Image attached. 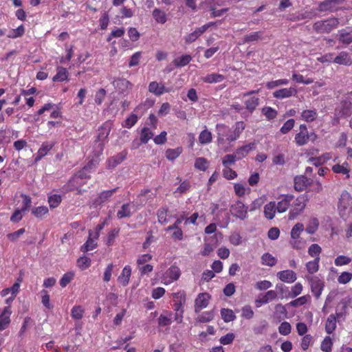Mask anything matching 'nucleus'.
I'll return each instance as SVG.
<instances>
[{"mask_svg": "<svg viewBox=\"0 0 352 352\" xmlns=\"http://www.w3.org/2000/svg\"><path fill=\"white\" fill-rule=\"evenodd\" d=\"M340 23L339 19L331 17L325 20L318 21L314 23L313 30L318 34H329L336 29Z\"/></svg>", "mask_w": 352, "mask_h": 352, "instance_id": "f257e3e1", "label": "nucleus"}, {"mask_svg": "<svg viewBox=\"0 0 352 352\" xmlns=\"http://www.w3.org/2000/svg\"><path fill=\"white\" fill-rule=\"evenodd\" d=\"M307 201L308 197L305 195H302L295 199L289 212L288 218L289 220L295 219L303 212L306 207Z\"/></svg>", "mask_w": 352, "mask_h": 352, "instance_id": "f03ea898", "label": "nucleus"}, {"mask_svg": "<svg viewBox=\"0 0 352 352\" xmlns=\"http://www.w3.org/2000/svg\"><path fill=\"white\" fill-rule=\"evenodd\" d=\"M300 131L295 135V142L298 146H303L309 141L314 142L318 136L315 133H309L305 124H300Z\"/></svg>", "mask_w": 352, "mask_h": 352, "instance_id": "7ed1b4c3", "label": "nucleus"}, {"mask_svg": "<svg viewBox=\"0 0 352 352\" xmlns=\"http://www.w3.org/2000/svg\"><path fill=\"white\" fill-rule=\"evenodd\" d=\"M217 131V142L219 144H223L225 142V137L228 142H232L239 138L234 133L230 131L228 127L223 124H217L216 126Z\"/></svg>", "mask_w": 352, "mask_h": 352, "instance_id": "20e7f679", "label": "nucleus"}, {"mask_svg": "<svg viewBox=\"0 0 352 352\" xmlns=\"http://www.w3.org/2000/svg\"><path fill=\"white\" fill-rule=\"evenodd\" d=\"M305 278L309 283L312 294L317 299L319 298L324 287L323 280L317 276L307 275Z\"/></svg>", "mask_w": 352, "mask_h": 352, "instance_id": "39448f33", "label": "nucleus"}, {"mask_svg": "<svg viewBox=\"0 0 352 352\" xmlns=\"http://www.w3.org/2000/svg\"><path fill=\"white\" fill-rule=\"evenodd\" d=\"M231 214L241 220L248 217V207L241 201H236L230 206Z\"/></svg>", "mask_w": 352, "mask_h": 352, "instance_id": "423d86ee", "label": "nucleus"}, {"mask_svg": "<svg viewBox=\"0 0 352 352\" xmlns=\"http://www.w3.org/2000/svg\"><path fill=\"white\" fill-rule=\"evenodd\" d=\"M341 197L338 207L340 216L344 218L346 216V210L349 206L351 197L349 194L346 191L343 192Z\"/></svg>", "mask_w": 352, "mask_h": 352, "instance_id": "0eeeda50", "label": "nucleus"}, {"mask_svg": "<svg viewBox=\"0 0 352 352\" xmlns=\"http://www.w3.org/2000/svg\"><path fill=\"white\" fill-rule=\"evenodd\" d=\"M210 298V295L207 293L199 294L195 301V311L197 313L206 308L208 305Z\"/></svg>", "mask_w": 352, "mask_h": 352, "instance_id": "6e6552de", "label": "nucleus"}, {"mask_svg": "<svg viewBox=\"0 0 352 352\" xmlns=\"http://www.w3.org/2000/svg\"><path fill=\"white\" fill-rule=\"evenodd\" d=\"M114 87L120 94H126L128 91L132 88V84L124 78H117L113 82Z\"/></svg>", "mask_w": 352, "mask_h": 352, "instance_id": "1a4fd4ad", "label": "nucleus"}, {"mask_svg": "<svg viewBox=\"0 0 352 352\" xmlns=\"http://www.w3.org/2000/svg\"><path fill=\"white\" fill-rule=\"evenodd\" d=\"M111 131V123L105 122L103 125H102L98 129V146L100 148V151L103 150L104 144L102 142L107 139L108 137L109 132Z\"/></svg>", "mask_w": 352, "mask_h": 352, "instance_id": "9d476101", "label": "nucleus"}, {"mask_svg": "<svg viewBox=\"0 0 352 352\" xmlns=\"http://www.w3.org/2000/svg\"><path fill=\"white\" fill-rule=\"evenodd\" d=\"M294 198V195L290 194L283 195L282 199L276 206L278 212L283 213L285 212L291 205Z\"/></svg>", "mask_w": 352, "mask_h": 352, "instance_id": "9b49d317", "label": "nucleus"}, {"mask_svg": "<svg viewBox=\"0 0 352 352\" xmlns=\"http://www.w3.org/2000/svg\"><path fill=\"white\" fill-rule=\"evenodd\" d=\"M277 296V292L274 290H270L264 294H261L256 300V306L260 307L261 305L267 304L270 301L275 300Z\"/></svg>", "mask_w": 352, "mask_h": 352, "instance_id": "f8f14e48", "label": "nucleus"}, {"mask_svg": "<svg viewBox=\"0 0 352 352\" xmlns=\"http://www.w3.org/2000/svg\"><path fill=\"white\" fill-rule=\"evenodd\" d=\"M273 97L278 99L289 98L297 94V90L294 87L283 88L273 92Z\"/></svg>", "mask_w": 352, "mask_h": 352, "instance_id": "ddd939ff", "label": "nucleus"}, {"mask_svg": "<svg viewBox=\"0 0 352 352\" xmlns=\"http://www.w3.org/2000/svg\"><path fill=\"white\" fill-rule=\"evenodd\" d=\"M148 91L154 94L155 96H159L162 95L165 92H170L171 89L166 88L164 85L162 83H159L156 81H153L150 82L148 85Z\"/></svg>", "mask_w": 352, "mask_h": 352, "instance_id": "4468645a", "label": "nucleus"}, {"mask_svg": "<svg viewBox=\"0 0 352 352\" xmlns=\"http://www.w3.org/2000/svg\"><path fill=\"white\" fill-rule=\"evenodd\" d=\"M117 190L118 188H116L111 190L101 192L94 199L93 204L97 206L106 202L110 197H112V195L117 191Z\"/></svg>", "mask_w": 352, "mask_h": 352, "instance_id": "2eb2a0df", "label": "nucleus"}, {"mask_svg": "<svg viewBox=\"0 0 352 352\" xmlns=\"http://www.w3.org/2000/svg\"><path fill=\"white\" fill-rule=\"evenodd\" d=\"M278 278L285 283H291L296 280V274L292 270H283L277 273Z\"/></svg>", "mask_w": 352, "mask_h": 352, "instance_id": "dca6fc26", "label": "nucleus"}, {"mask_svg": "<svg viewBox=\"0 0 352 352\" xmlns=\"http://www.w3.org/2000/svg\"><path fill=\"white\" fill-rule=\"evenodd\" d=\"M256 144L254 142H251L245 146H241L236 149L234 155L237 157V160H241L244 157H245L250 151H252L255 148Z\"/></svg>", "mask_w": 352, "mask_h": 352, "instance_id": "f3484780", "label": "nucleus"}, {"mask_svg": "<svg viewBox=\"0 0 352 352\" xmlns=\"http://www.w3.org/2000/svg\"><path fill=\"white\" fill-rule=\"evenodd\" d=\"M11 311L9 307L4 308L2 314L0 316V331L6 329L10 322V316Z\"/></svg>", "mask_w": 352, "mask_h": 352, "instance_id": "a211bd4d", "label": "nucleus"}, {"mask_svg": "<svg viewBox=\"0 0 352 352\" xmlns=\"http://www.w3.org/2000/svg\"><path fill=\"white\" fill-rule=\"evenodd\" d=\"M309 184L308 178L304 175L296 176L294 178V188L298 192L304 190Z\"/></svg>", "mask_w": 352, "mask_h": 352, "instance_id": "6ab92c4d", "label": "nucleus"}, {"mask_svg": "<svg viewBox=\"0 0 352 352\" xmlns=\"http://www.w3.org/2000/svg\"><path fill=\"white\" fill-rule=\"evenodd\" d=\"M131 274V268L126 265L125 266L121 274L118 276V280L123 286H126L129 284L130 276Z\"/></svg>", "mask_w": 352, "mask_h": 352, "instance_id": "aec40b11", "label": "nucleus"}, {"mask_svg": "<svg viewBox=\"0 0 352 352\" xmlns=\"http://www.w3.org/2000/svg\"><path fill=\"white\" fill-rule=\"evenodd\" d=\"M126 153L124 152L119 153L117 155L110 157L108 160V168H114L118 164H120L126 158Z\"/></svg>", "mask_w": 352, "mask_h": 352, "instance_id": "412c9836", "label": "nucleus"}, {"mask_svg": "<svg viewBox=\"0 0 352 352\" xmlns=\"http://www.w3.org/2000/svg\"><path fill=\"white\" fill-rule=\"evenodd\" d=\"M260 99L256 96H251L248 98L245 102V109L250 113H252L258 106Z\"/></svg>", "mask_w": 352, "mask_h": 352, "instance_id": "4be33fe9", "label": "nucleus"}, {"mask_svg": "<svg viewBox=\"0 0 352 352\" xmlns=\"http://www.w3.org/2000/svg\"><path fill=\"white\" fill-rule=\"evenodd\" d=\"M54 145V144L53 142H43L38 151L35 161L37 162L40 160L43 157L47 155V153L52 148Z\"/></svg>", "mask_w": 352, "mask_h": 352, "instance_id": "5701e85b", "label": "nucleus"}, {"mask_svg": "<svg viewBox=\"0 0 352 352\" xmlns=\"http://www.w3.org/2000/svg\"><path fill=\"white\" fill-rule=\"evenodd\" d=\"M276 204L275 201H270L266 204L264 207V215L268 219H272L274 216L276 210Z\"/></svg>", "mask_w": 352, "mask_h": 352, "instance_id": "b1692460", "label": "nucleus"}, {"mask_svg": "<svg viewBox=\"0 0 352 352\" xmlns=\"http://www.w3.org/2000/svg\"><path fill=\"white\" fill-rule=\"evenodd\" d=\"M333 62L340 64L350 65L352 63L351 59L349 54L345 52H342L334 59Z\"/></svg>", "mask_w": 352, "mask_h": 352, "instance_id": "393cba45", "label": "nucleus"}, {"mask_svg": "<svg viewBox=\"0 0 352 352\" xmlns=\"http://www.w3.org/2000/svg\"><path fill=\"white\" fill-rule=\"evenodd\" d=\"M131 215V205L129 203L123 204L117 212V217L120 219L130 217Z\"/></svg>", "mask_w": 352, "mask_h": 352, "instance_id": "a878e982", "label": "nucleus"}, {"mask_svg": "<svg viewBox=\"0 0 352 352\" xmlns=\"http://www.w3.org/2000/svg\"><path fill=\"white\" fill-rule=\"evenodd\" d=\"M336 328V317L331 314L327 320L325 324V331L328 334L332 333Z\"/></svg>", "mask_w": 352, "mask_h": 352, "instance_id": "bb28decb", "label": "nucleus"}, {"mask_svg": "<svg viewBox=\"0 0 352 352\" xmlns=\"http://www.w3.org/2000/svg\"><path fill=\"white\" fill-rule=\"evenodd\" d=\"M91 236H92V232L91 230H89V238H88L87 241L80 248V250L82 252H86L94 250L96 247L97 243H96L94 241L95 238L94 237L92 238Z\"/></svg>", "mask_w": 352, "mask_h": 352, "instance_id": "cd10ccee", "label": "nucleus"}, {"mask_svg": "<svg viewBox=\"0 0 352 352\" xmlns=\"http://www.w3.org/2000/svg\"><path fill=\"white\" fill-rule=\"evenodd\" d=\"M336 0H325L319 3L318 10L319 12H332L333 10V3Z\"/></svg>", "mask_w": 352, "mask_h": 352, "instance_id": "c85d7f7f", "label": "nucleus"}, {"mask_svg": "<svg viewBox=\"0 0 352 352\" xmlns=\"http://www.w3.org/2000/svg\"><path fill=\"white\" fill-rule=\"evenodd\" d=\"M91 169V165L88 164L84 167L82 170H80L76 175H75L72 179L69 180V183L72 182H78V179H87L89 178V175H88L85 172L87 170Z\"/></svg>", "mask_w": 352, "mask_h": 352, "instance_id": "c756f323", "label": "nucleus"}, {"mask_svg": "<svg viewBox=\"0 0 352 352\" xmlns=\"http://www.w3.org/2000/svg\"><path fill=\"white\" fill-rule=\"evenodd\" d=\"M339 41L344 44H350L352 43V31L347 32L343 29L339 32Z\"/></svg>", "mask_w": 352, "mask_h": 352, "instance_id": "7c9ffc66", "label": "nucleus"}, {"mask_svg": "<svg viewBox=\"0 0 352 352\" xmlns=\"http://www.w3.org/2000/svg\"><path fill=\"white\" fill-rule=\"evenodd\" d=\"M224 76L219 74H210L203 78V80L208 83L219 82L224 80Z\"/></svg>", "mask_w": 352, "mask_h": 352, "instance_id": "2f4dec72", "label": "nucleus"}, {"mask_svg": "<svg viewBox=\"0 0 352 352\" xmlns=\"http://www.w3.org/2000/svg\"><path fill=\"white\" fill-rule=\"evenodd\" d=\"M154 134L151 131V129L148 127H144L140 133V140L142 144H146L149 140L153 137Z\"/></svg>", "mask_w": 352, "mask_h": 352, "instance_id": "473e14b6", "label": "nucleus"}, {"mask_svg": "<svg viewBox=\"0 0 352 352\" xmlns=\"http://www.w3.org/2000/svg\"><path fill=\"white\" fill-rule=\"evenodd\" d=\"M221 315L225 322L233 321L236 318V316L233 311L230 309H221Z\"/></svg>", "mask_w": 352, "mask_h": 352, "instance_id": "72a5a7b5", "label": "nucleus"}, {"mask_svg": "<svg viewBox=\"0 0 352 352\" xmlns=\"http://www.w3.org/2000/svg\"><path fill=\"white\" fill-rule=\"evenodd\" d=\"M317 111L315 109L313 110H305L301 113L302 118L306 122H313L317 118Z\"/></svg>", "mask_w": 352, "mask_h": 352, "instance_id": "f704fd0d", "label": "nucleus"}, {"mask_svg": "<svg viewBox=\"0 0 352 352\" xmlns=\"http://www.w3.org/2000/svg\"><path fill=\"white\" fill-rule=\"evenodd\" d=\"M320 257H316L314 261H309L306 264V267L309 273L314 274L319 269Z\"/></svg>", "mask_w": 352, "mask_h": 352, "instance_id": "c9c22d12", "label": "nucleus"}, {"mask_svg": "<svg viewBox=\"0 0 352 352\" xmlns=\"http://www.w3.org/2000/svg\"><path fill=\"white\" fill-rule=\"evenodd\" d=\"M261 263L263 265L272 267L276 265V259L270 253H265L261 257Z\"/></svg>", "mask_w": 352, "mask_h": 352, "instance_id": "e433bc0d", "label": "nucleus"}, {"mask_svg": "<svg viewBox=\"0 0 352 352\" xmlns=\"http://www.w3.org/2000/svg\"><path fill=\"white\" fill-rule=\"evenodd\" d=\"M153 16L155 21L160 23L164 24L166 21V16L164 12L158 8L154 9Z\"/></svg>", "mask_w": 352, "mask_h": 352, "instance_id": "4c0bfd02", "label": "nucleus"}, {"mask_svg": "<svg viewBox=\"0 0 352 352\" xmlns=\"http://www.w3.org/2000/svg\"><path fill=\"white\" fill-rule=\"evenodd\" d=\"M166 274L171 280H176L180 276V270L177 267L171 266L166 272Z\"/></svg>", "mask_w": 352, "mask_h": 352, "instance_id": "58836bf2", "label": "nucleus"}, {"mask_svg": "<svg viewBox=\"0 0 352 352\" xmlns=\"http://www.w3.org/2000/svg\"><path fill=\"white\" fill-rule=\"evenodd\" d=\"M199 141L201 144L210 143L212 141V134L208 130H204L199 136Z\"/></svg>", "mask_w": 352, "mask_h": 352, "instance_id": "ea45409f", "label": "nucleus"}, {"mask_svg": "<svg viewBox=\"0 0 352 352\" xmlns=\"http://www.w3.org/2000/svg\"><path fill=\"white\" fill-rule=\"evenodd\" d=\"M192 58L190 55H183L180 58H175L173 61L177 67H184L188 65L191 60Z\"/></svg>", "mask_w": 352, "mask_h": 352, "instance_id": "a19ab883", "label": "nucleus"}, {"mask_svg": "<svg viewBox=\"0 0 352 352\" xmlns=\"http://www.w3.org/2000/svg\"><path fill=\"white\" fill-rule=\"evenodd\" d=\"M304 226L301 223H296L292 229L291 237L293 239H297L299 238L300 232L303 231Z\"/></svg>", "mask_w": 352, "mask_h": 352, "instance_id": "79ce46f5", "label": "nucleus"}, {"mask_svg": "<svg viewBox=\"0 0 352 352\" xmlns=\"http://www.w3.org/2000/svg\"><path fill=\"white\" fill-rule=\"evenodd\" d=\"M236 160H238L234 154H228L223 157L222 164L226 168H229V166L234 164Z\"/></svg>", "mask_w": 352, "mask_h": 352, "instance_id": "37998d69", "label": "nucleus"}, {"mask_svg": "<svg viewBox=\"0 0 352 352\" xmlns=\"http://www.w3.org/2000/svg\"><path fill=\"white\" fill-rule=\"evenodd\" d=\"M61 196L56 194L52 195L48 197V202L52 208H56L61 202Z\"/></svg>", "mask_w": 352, "mask_h": 352, "instance_id": "c03bdc74", "label": "nucleus"}, {"mask_svg": "<svg viewBox=\"0 0 352 352\" xmlns=\"http://www.w3.org/2000/svg\"><path fill=\"white\" fill-rule=\"evenodd\" d=\"M288 83H289V80H287V79H280V80H273V81L268 82L266 84V87L268 89H274L275 87H279V86L286 85Z\"/></svg>", "mask_w": 352, "mask_h": 352, "instance_id": "a18cd8bd", "label": "nucleus"}, {"mask_svg": "<svg viewBox=\"0 0 352 352\" xmlns=\"http://www.w3.org/2000/svg\"><path fill=\"white\" fill-rule=\"evenodd\" d=\"M322 251L320 246L316 243L311 245L308 249L309 254L312 257H320L319 255Z\"/></svg>", "mask_w": 352, "mask_h": 352, "instance_id": "49530a36", "label": "nucleus"}, {"mask_svg": "<svg viewBox=\"0 0 352 352\" xmlns=\"http://www.w3.org/2000/svg\"><path fill=\"white\" fill-rule=\"evenodd\" d=\"M182 153L181 148H177L175 149H168L166 151V156L169 160H174L176 159Z\"/></svg>", "mask_w": 352, "mask_h": 352, "instance_id": "de8ad7c7", "label": "nucleus"}, {"mask_svg": "<svg viewBox=\"0 0 352 352\" xmlns=\"http://www.w3.org/2000/svg\"><path fill=\"white\" fill-rule=\"evenodd\" d=\"M91 265V259L87 256L80 257L77 260V265L82 270L88 268Z\"/></svg>", "mask_w": 352, "mask_h": 352, "instance_id": "09e8293b", "label": "nucleus"}, {"mask_svg": "<svg viewBox=\"0 0 352 352\" xmlns=\"http://www.w3.org/2000/svg\"><path fill=\"white\" fill-rule=\"evenodd\" d=\"M262 113L266 116L267 120H272L277 116V111L269 107H263L262 109Z\"/></svg>", "mask_w": 352, "mask_h": 352, "instance_id": "8fccbe9b", "label": "nucleus"}, {"mask_svg": "<svg viewBox=\"0 0 352 352\" xmlns=\"http://www.w3.org/2000/svg\"><path fill=\"white\" fill-rule=\"evenodd\" d=\"M332 345L331 338L329 336H327L322 342L321 350L324 352H330L331 351Z\"/></svg>", "mask_w": 352, "mask_h": 352, "instance_id": "3c124183", "label": "nucleus"}, {"mask_svg": "<svg viewBox=\"0 0 352 352\" xmlns=\"http://www.w3.org/2000/svg\"><path fill=\"white\" fill-rule=\"evenodd\" d=\"M74 276V274L73 272H67L65 273L61 279L60 280V285L62 287H66V285L69 283Z\"/></svg>", "mask_w": 352, "mask_h": 352, "instance_id": "603ef678", "label": "nucleus"}, {"mask_svg": "<svg viewBox=\"0 0 352 352\" xmlns=\"http://www.w3.org/2000/svg\"><path fill=\"white\" fill-rule=\"evenodd\" d=\"M319 226L318 220L314 218L306 228V232L309 234H314Z\"/></svg>", "mask_w": 352, "mask_h": 352, "instance_id": "864d4df0", "label": "nucleus"}, {"mask_svg": "<svg viewBox=\"0 0 352 352\" xmlns=\"http://www.w3.org/2000/svg\"><path fill=\"white\" fill-rule=\"evenodd\" d=\"M32 214L37 218H40L48 212L46 206H38L32 209Z\"/></svg>", "mask_w": 352, "mask_h": 352, "instance_id": "5fc2aeb1", "label": "nucleus"}, {"mask_svg": "<svg viewBox=\"0 0 352 352\" xmlns=\"http://www.w3.org/2000/svg\"><path fill=\"white\" fill-rule=\"evenodd\" d=\"M67 72L65 68H60L57 74L53 77V81H60L62 82L67 79Z\"/></svg>", "mask_w": 352, "mask_h": 352, "instance_id": "6e6d98bb", "label": "nucleus"}, {"mask_svg": "<svg viewBox=\"0 0 352 352\" xmlns=\"http://www.w3.org/2000/svg\"><path fill=\"white\" fill-rule=\"evenodd\" d=\"M309 298V296H303L298 298H296L289 302V305L294 307H297L301 305H305Z\"/></svg>", "mask_w": 352, "mask_h": 352, "instance_id": "4d7b16f0", "label": "nucleus"}, {"mask_svg": "<svg viewBox=\"0 0 352 352\" xmlns=\"http://www.w3.org/2000/svg\"><path fill=\"white\" fill-rule=\"evenodd\" d=\"M208 162L205 158L199 157L196 159L195 166L196 168L201 170H206L208 168Z\"/></svg>", "mask_w": 352, "mask_h": 352, "instance_id": "13d9d810", "label": "nucleus"}, {"mask_svg": "<svg viewBox=\"0 0 352 352\" xmlns=\"http://www.w3.org/2000/svg\"><path fill=\"white\" fill-rule=\"evenodd\" d=\"M278 331L281 335L287 336L291 332V325L287 322H283L278 327Z\"/></svg>", "mask_w": 352, "mask_h": 352, "instance_id": "bf43d9fd", "label": "nucleus"}, {"mask_svg": "<svg viewBox=\"0 0 352 352\" xmlns=\"http://www.w3.org/2000/svg\"><path fill=\"white\" fill-rule=\"evenodd\" d=\"M261 38V34L258 32H252L250 34L245 35L243 38L244 43H250L256 41Z\"/></svg>", "mask_w": 352, "mask_h": 352, "instance_id": "052dcab7", "label": "nucleus"}, {"mask_svg": "<svg viewBox=\"0 0 352 352\" xmlns=\"http://www.w3.org/2000/svg\"><path fill=\"white\" fill-rule=\"evenodd\" d=\"M83 313L84 310L80 306H76L72 310V316L75 319L79 320L82 318Z\"/></svg>", "mask_w": 352, "mask_h": 352, "instance_id": "680f3d73", "label": "nucleus"}, {"mask_svg": "<svg viewBox=\"0 0 352 352\" xmlns=\"http://www.w3.org/2000/svg\"><path fill=\"white\" fill-rule=\"evenodd\" d=\"M157 215L158 217V221L162 223H166L167 221L166 215H167V209L164 208H160L157 210Z\"/></svg>", "mask_w": 352, "mask_h": 352, "instance_id": "e2e57ef3", "label": "nucleus"}, {"mask_svg": "<svg viewBox=\"0 0 352 352\" xmlns=\"http://www.w3.org/2000/svg\"><path fill=\"white\" fill-rule=\"evenodd\" d=\"M332 170L336 173H342L344 175H346L347 177H349V170L346 167H345L344 166V164H342V165L336 164L332 167Z\"/></svg>", "mask_w": 352, "mask_h": 352, "instance_id": "0e129e2a", "label": "nucleus"}, {"mask_svg": "<svg viewBox=\"0 0 352 352\" xmlns=\"http://www.w3.org/2000/svg\"><path fill=\"white\" fill-rule=\"evenodd\" d=\"M138 121V116L135 114H131L127 118L123 124V126L126 128L132 127Z\"/></svg>", "mask_w": 352, "mask_h": 352, "instance_id": "69168bd1", "label": "nucleus"}, {"mask_svg": "<svg viewBox=\"0 0 352 352\" xmlns=\"http://www.w3.org/2000/svg\"><path fill=\"white\" fill-rule=\"evenodd\" d=\"M294 120L289 119L285 122L283 126L280 128V132L283 134L288 133L294 126Z\"/></svg>", "mask_w": 352, "mask_h": 352, "instance_id": "338daca9", "label": "nucleus"}, {"mask_svg": "<svg viewBox=\"0 0 352 352\" xmlns=\"http://www.w3.org/2000/svg\"><path fill=\"white\" fill-rule=\"evenodd\" d=\"M352 278V274L347 272H342L338 277V280L340 283L346 284Z\"/></svg>", "mask_w": 352, "mask_h": 352, "instance_id": "774afa93", "label": "nucleus"}]
</instances>
